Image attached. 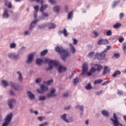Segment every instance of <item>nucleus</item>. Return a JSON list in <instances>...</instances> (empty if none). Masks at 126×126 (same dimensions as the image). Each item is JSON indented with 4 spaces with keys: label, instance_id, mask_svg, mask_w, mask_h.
I'll list each match as a JSON object with an SVG mask.
<instances>
[{
    "label": "nucleus",
    "instance_id": "nucleus-1",
    "mask_svg": "<svg viewBox=\"0 0 126 126\" xmlns=\"http://www.w3.org/2000/svg\"><path fill=\"white\" fill-rule=\"evenodd\" d=\"M42 63H48L49 67L47 68V70H50V69H53V65L54 66H58L60 63L56 61L51 60L49 58H45L44 60H42L41 59H36V64L38 65L42 64Z\"/></svg>",
    "mask_w": 126,
    "mask_h": 126
},
{
    "label": "nucleus",
    "instance_id": "nucleus-2",
    "mask_svg": "<svg viewBox=\"0 0 126 126\" xmlns=\"http://www.w3.org/2000/svg\"><path fill=\"white\" fill-rule=\"evenodd\" d=\"M55 51L61 55V58L63 61L64 62L66 59V57L68 56V52L63 49V47L57 46L55 47Z\"/></svg>",
    "mask_w": 126,
    "mask_h": 126
},
{
    "label": "nucleus",
    "instance_id": "nucleus-3",
    "mask_svg": "<svg viewBox=\"0 0 126 126\" xmlns=\"http://www.w3.org/2000/svg\"><path fill=\"white\" fill-rule=\"evenodd\" d=\"M12 113H9L8 114L5 118V122L3 124V126H7L11 122L12 120Z\"/></svg>",
    "mask_w": 126,
    "mask_h": 126
},
{
    "label": "nucleus",
    "instance_id": "nucleus-4",
    "mask_svg": "<svg viewBox=\"0 0 126 126\" xmlns=\"http://www.w3.org/2000/svg\"><path fill=\"white\" fill-rule=\"evenodd\" d=\"M95 56L97 57V60H104L106 58V52L104 51L101 53L96 54Z\"/></svg>",
    "mask_w": 126,
    "mask_h": 126
},
{
    "label": "nucleus",
    "instance_id": "nucleus-5",
    "mask_svg": "<svg viewBox=\"0 0 126 126\" xmlns=\"http://www.w3.org/2000/svg\"><path fill=\"white\" fill-rule=\"evenodd\" d=\"M40 89L41 90L38 89L37 90V92H38V93H44V92H46V91H48L49 90L48 87L44 85H41L40 86Z\"/></svg>",
    "mask_w": 126,
    "mask_h": 126
},
{
    "label": "nucleus",
    "instance_id": "nucleus-6",
    "mask_svg": "<svg viewBox=\"0 0 126 126\" xmlns=\"http://www.w3.org/2000/svg\"><path fill=\"white\" fill-rule=\"evenodd\" d=\"M113 118L114 119L111 118L110 121H112L114 126H119V120H118V117L116 116V113L113 114Z\"/></svg>",
    "mask_w": 126,
    "mask_h": 126
},
{
    "label": "nucleus",
    "instance_id": "nucleus-7",
    "mask_svg": "<svg viewBox=\"0 0 126 126\" xmlns=\"http://www.w3.org/2000/svg\"><path fill=\"white\" fill-rule=\"evenodd\" d=\"M47 7H48V5H42L40 8V11L42 13V15L44 17H48V16H49V14H48L47 13L44 12V10H45V9H46Z\"/></svg>",
    "mask_w": 126,
    "mask_h": 126
},
{
    "label": "nucleus",
    "instance_id": "nucleus-8",
    "mask_svg": "<svg viewBox=\"0 0 126 126\" xmlns=\"http://www.w3.org/2000/svg\"><path fill=\"white\" fill-rule=\"evenodd\" d=\"M55 92L56 89H51L50 90V93L47 94V97L49 98L50 97H55V96H57Z\"/></svg>",
    "mask_w": 126,
    "mask_h": 126
},
{
    "label": "nucleus",
    "instance_id": "nucleus-9",
    "mask_svg": "<svg viewBox=\"0 0 126 126\" xmlns=\"http://www.w3.org/2000/svg\"><path fill=\"white\" fill-rule=\"evenodd\" d=\"M108 44H109L108 39H101L98 42V45H108Z\"/></svg>",
    "mask_w": 126,
    "mask_h": 126
},
{
    "label": "nucleus",
    "instance_id": "nucleus-10",
    "mask_svg": "<svg viewBox=\"0 0 126 126\" xmlns=\"http://www.w3.org/2000/svg\"><path fill=\"white\" fill-rule=\"evenodd\" d=\"M88 69V65L86 63H85L83 64V69L82 71V75H84L86 73V71Z\"/></svg>",
    "mask_w": 126,
    "mask_h": 126
},
{
    "label": "nucleus",
    "instance_id": "nucleus-11",
    "mask_svg": "<svg viewBox=\"0 0 126 126\" xmlns=\"http://www.w3.org/2000/svg\"><path fill=\"white\" fill-rule=\"evenodd\" d=\"M33 58H34L33 54H30L28 57V60L27 61V63H31L32 61L33 60Z\"/></svg>",
    "mask_w": 126,
    "mask_h": 126
},
{
    "label": "nucleus",
    "instance_id": "nucleus-12",
    "mask_svg": "<svg viewBox=\"0 0 126 126\" xmlns=\"http://www.w3.org/2000/svg\"><path fill=\"white\" fill-rule=\"evenodd\" d=\"M8 57L10 59H12V60H17V59L19 58V55H16L14 54H8Z\"/></svg>",
    "mask_w": 126,
    "mask_h": 126
},
{
    "label": "nucleus",
    "instance_id": "nucleus-13",
    "mask_svg": "<svg viewBox=\"0 0 126 126\" xmlns=\"http://www.w3.org/2000/svg\"><path fill=\"white\" fill-rule=\"evenodd\" d=\"M67 69V68L65 66H63V65H60L58 68V71L60 73L61 72H63V71H65Z\"/></svg>",
    "mask_w": 126,
    "mask_h": 126
},
{
    "label": "nucleus",
    "instance_id": "nucleus-14",
    "mask_svg": "<svg viewBox=\"0 0 126 126\" xmlns=\"http://www.w3.org/2000/svg\"><path fill=\"white\" fill-rule=\"evenodd\" d=\"M3 17L4 18H8V17H9V15L8 14V10H7V9H5L4 10Z\"/></svg>",
    "mask_w": 126,
    "mask_h": 126
},
{
    "label": "nucleus",
    "instance_id": "nucleus-15",
    "mask_svg": "<svg viewBox=\"0 0 126 126\" xmlns=\"http://www.w3.org/2000/svg\"><path fill=\"white\" fill-rule=\"evenodd\" d=\"M69 46L70 47L71 52L72 53V54H74L75 52H76V50L75 49L74 46H73V45L71 43H69Z\"/></svg>",
    "mask_w": 126,
    "mask_h": 126
},
{
    "label": "nucleus",
    "instance_id": "nucleus-16",
    "mask_svg": "<svg viewBox=\"0 0 126 126\" xmlns=\"http://www.w3.org/2000/svg\"><path fill=\"white\" fill-rule=\"evenodd\" d=\"M28 94L29 95V98L31 99V100H33V99H35V95H34L31 92L28 91L27 92Z\"/></svg>",
    "mask_w": 126,
    "mask_h": 126
},
{
    "label": "nucleus",
    "instance_id": "nucleus-17",
    "mask_svg": "<svg viewBox=\"0 0 126 126\" xmlns=\"http://www.w3.org/2000/svg\"><path fill=\"white\" fill-rule=\"evenodd\" d=\"M13 103H15V99H11L9 100L8 105L10 109H12V107H13L12 104H13Z\"/></svg>",
    "mask_w": 126,
    "mask_h": 126
},
{
    "label": "nucleus",
    "instance_id": "nucleus-18",
    "mask_svg": "<svg viewBox=\"0 0 126 126\" xmlns=\"http://www.w3.org/2000/svg\"><path fill=\"white\" fill-rule=\"evenodd\" d=\"M5 5L7 6L9 8H11L12 7V5L11 4V2H8V1L7 0H5Z\"/></svg>",
    "mask_w": 126,
    "mask_h": 126
},
{
    "label": "nucleus",
    "instance_id": "nucleus-19",
    "mask_svg": "<svg viewBox=\"0 0 126 126\" xmlns=\"http://www.w3.org/2000/svg\"><path fill=\"white\" fill-rule=\"evenodd\" d=\"M38 21H39L38 20H34L31 23V26L30 27V30H31L32 28H33V27L35 26V24H36V23H37Z\"/></svg>",
    "mask_w": 126,
    "mask_h": 126
},
{
    "label": "nucleus",
    "instance_id": "nucleus-20",
    "mask_svg": "<svg viewBox=\"0 0 126 126\" xmlns=\"http://www.w3.org/2000/svg\"><path fill=\"white\" fill-rule=\"evenodd\" d=\"M48 26H50L48 28L49 30H51V29H55V28L57 27V26H56V24L54 23L49 24Z\"/></svg>",
    "mask_w": 126,
    "mask_h": 126
},
{
    "label": "nucleus",
    "instance_id": "nucleus-21",
    "mask_svg": "<svg viewBox=\"0 0 126 126\" xmlns=\"http://www.w3.org/2000/svg\"><path fill=\"white\" fill-rule=\"evenodd\" d=\"M101 114L104 117H109V112L106 110H103L101 111Z\"/></svg>",
    "mask_w": 126,
    "mask_h": 126
},
{
    "label": "nucleus",
    "instance_id": "nucleus-22",
    "mask_svg": "<svg viewBox=\"0 0 126 126\" xmlns=\"http://www.w3.org/2000/svg\"><path fill=\"white\" fill-rule=\"evenodd\" d=\"M110 70V69L108 67V66H105L103 69V74H106V73H107V72H109Z\"/></svg>",
    "mask_w": 126,
    "mask_h": 126
},
{
    "label": "nucleus",
    "instance_id": "nucleus-23",
    "mask_svg": "<svg viewBox=\"0 0 126 126\" xmlns=\"http://www.w3.org/2000/svg\"><path fill=\"white\" fill-rule=\"evenodd\" d=\"M60 9H61V7L59 6H56L54 8V11L57 13H60Z\"/></svg>",
    "mask_w": 126,
    "mask_h": 126
},
{
    "label": "nucleus",
    "instance_id": "nucleus-24",
    "mask_svg": "<svg viewBox=\"0 0 126 126\" xmlns=\"http://www.w3.org/2000/svg\"><path fill=\"white\" fill-rule=\"evenodd\" d=\"M120 74H121V71L116 70L112 75V77H116V76H118V75H120Z\"/></svg>",
    "mask_w": 126,
    "mask_h": 126
},
{
    "label": "nucleus",
    "instance_id": "nucleus-25",
    "mask_svg": "<svg viewBox=\"0 0 126 126\" xmlns=\"http://www.w3.org/2000/svg\"><path fill=\"white\" fill-rule=\"evenodd\" d=\"M61 118L63 119L64 122H65V123H69L68 120H67L66 119V114H63L61 116Z\"/></svg>",
    "mask_w": 126,
    "mask_h": 126
},
{
    "label": "nucleus",
    "instance_id": "nucleus-26",
    "mask_svg": "<svg viewBox=\"0 0 126 126\" xmlns=\"http://www.w3.org/2000/svg\"><path fill=\"white\" fill-rule=\"evenodd\" d=\"M53 82H54V80H49V81H47V82L44 81V82H43V83H44V84H46V85L49 86V85H52V84H53Z\"/></svg>",
    "mask_w": 126,
    "mask_h": 126
},
{
    "label": "nucleus",
    "instance_id": "nucleus-27",
    "mask_svg": "<svg viewBox=\"0 0 126 126\" xmlns=\"http://www.w3.org/2000/svg\"><path fill=\"white\" fill-rule=\"evenodd\" d=\"M121 26H122V24H121V23H117L113 26V28L114 29H119V28Z\"/></svg>",
    "mask_w": 126,
    "mask_h": 126
},
{
    "label": "nucleus",
    "instance_id": "nucleus-28",
    "mask_svg": "<svg viewBox=\"0 0 126 126\" xmlns=\"http://www.w3.org/2000/svg\"><path fill=\"white\" fill-rule=\"evenodd\" d=\"M94 65L95 66H97V68L96 69V70H98V71L101 70V69L103 68V66L100 64H95Z\"/></svg>",
    "mask_w": 126,
    "mask_h": 126
},
{
    "label": "nucleus",
    "instance_id": "nucleus-29",
    "mask_svg": "<svg viewBox=\"0 0 126 126\" xmlns=\"http://www.w3.org/2000/svg\"><path fill=\"white\" fill-rule=\"evenodd\" d=\"M79 109L80 111L82 112L84 110V107L83 105H77L75 106V109Z\"/></svg>",
    "mask_w": 126,
    "mask_h": 126
},
{
    "label": "nucleus",
    "instance_id": "nucleus-30",
    "mask_svg": "<svg viewBox=\"0 0 126 126\" xmlns=\"http://www.w3.org/2000/svg\"><path fill=\"white\" fill-rule=\"evenodd\" d=\"M1 82H2L4 87H7V86L9 84V83H8V82H7L6 81H5V80L2 81Z\"/></svg>",
    "mask_w": 126,
    "mask_h": 126
},
{
    "label": "nucleus",
    "instance_id": "nucleus-31",
    "mask_svg": "<svg viewBox=\"0 0 126 126\" xmlns=\"http://www.w3.org/2000/svg\"><path fill=\"white\" fill-rule=\"evenodd\" d=\"M120 2H121V0H118V1H114L113 2V4L112 5V6H113V7H115V6H116V5H118V4H119V3H120Z\"/></svg>",
    "mask_w": 126,
    "mask_h": 126
},
{
    "label": "nucleus",
    "instance_id": "nucleus-32",
    "mask_svg": "<svg viewBox=\"0 0 126 126\" xmlns=\"http://www.w3.org/2000/svg\"><path fill=\"white\" fill-rule=\"evenodd\" d=\"M102 82H103V80L102 79L96 80L94 82V84H97V83H102Z\"/></svg>",
    "mask_w": 126,
    "mask_h": 126
},
{
    "label": "nucleus",
    "instance_id": "nucleus-33",
    "mask_svg": "<svg viewBox=\"0 0 126 126\" xmlns=\"http://www.w3.org/2000/svg\"><path fill=\"white\" fill-rule=\"evenodd\" d=\"M63 33L64 36H65V37H67V36L68 35L67 31H66V29H63Z\"/></svg>",
    "mask_w": 126,
    "mask_h": 126
},
{
    "label": "nucleus",
    "instance_id": "nucleus-34",
    "mask_svg": "<svg viewBox=\"0 0 126 126\" xmlns=\"http://www.w3.org/2000/svg\"><path fill=\"white\" fill-rule=\"evenodd\" d=\"M73 15V13L72 12H70L68 13V19H71Z\"/></svg>",
    "mask_w": 126,
    "mask_h": 126
},
{
    "label": "nucleus",
    "instance_id": "nucleus-35",
    "mask_svg": "<svg viewBox=\"0 0 126 126\" xmlns=\"http://www.w3.org/2000/svg\"><path fill=\"white\" fill-rule=\"evenodd\" d=\"M47 53H48V50L45 49L41 52L40 55L41 56H45Z\"/></svg>",
    "mask_w": 126,
    "mask_h": 126
},
{
    "label": "nucleus",
    "instance_id": "nucleus-36",
    "mask_svg": "<svg viewBox=\"0 0 126 126\" xmlns=\"http://www.w3.org/2000/svg\"><path fill=\"white\" fill-rule=\"evenodd\" d=\"M10 47L11 49H14V48L16 47V44L14 43H11L10 44Z\"/></svg>",
    "mask_w": 126,
    "mask_h": 126
},
{
    "label": "nucleus",
    "instance_id": "nucleus-37",
    "mask_svg": "<svg viewBox=\"0 0 126 126\" xmlns=\"http://www.w3.org/2000/svg\"><path fill=\"white\" fill-rule=\"evenodd\" d=\"M39 101H44L46 100V96H40L39 98Z\"/></svg>",
    "mask_w": 126,
    "mask_h": 126
},
{
    "label": "nucleus",
    "instance_id": "nucleus-38",
    "mask_svg": "<svg viewBox=\"0 0 126 126\" xmlns=\"http://www.w3.org/2000/svg\"><path fill=\"white\" fill-rule=\"evenodd\" d=\"M79 82V78H76L74 79V84H77Z\"/></svg>",
    "mask_w": 126,
    "mask_h": 126
},
{
    "label": "nucleus",
    "instance_id": "nucleus-39",
    "mask_svg": "<svg viewBox=\"0 0 126 126\" xmlns=\"http://www.w3.org/2000/svg\"><path fill=\"white\" fill-rule=\"evenodd\" d=\"M17 73L19 74L18 79H19V80L21 81L22 80V75L19 72H17Z\"/></svg>",
    "mask_w": 126,
    "mask_h": 126
},
{
    "label": "nucleus",
    "instance_id": "nucleus-40",
    "mask_svg": "<svg viewBox=\"0 0 126 126\" xmlns=\"http://www.w3.org/2000/svg\"><path fill=\"white\" fill-rule=\"evenodd\" d=\"M96 70H97L96 68H95L94 67H92L91 68L90 71L93 73H94V72H95V71H96Z\"/></svg>",
    "mask_w": 126,
    "mask_h": 126
},
{
    "label": "nucleus",
    "instance_id": "nucleus-41",
    "mask_svg": "<svg viewBox=\"0 0 126 126\" xmlns=\"http://www.w3.org/2000/svg\"><path fill=\"white\" fill-rule=\"evenodd\" d=\"M111 35H112V31H111V30H108V31L106 32V35H107V36H111Z\"/></svg>",
    "mask_w": 126,
    "mask_h": 126
},
{
    "label": "nucleus",
    "instance_id": "nucleus-42",
    "mask_svg": "<svg viewBox=\"0 0 126 126\" xmlns=\"http://www.w3.org/2000/svg\"><path fill=\"white\" fill-rule=\"evenodd\" d=\"M10 85L12 87V88H13L14 89L16 90V88H15V85L13 84V83L10 82Z\"/></svg>",
    "mask_w": 126,
    "mask_h": 126
},
{
    "label": "nucleus",
    "instance_id": "nucleus-43",
    "mask_svg": "<svg viewBox=\"0 0 126 126\" xmlns=\"http://www.w3.org/2000/svg\"><path fill=\"white\" fill-rule=\"evenodd\" d=\"M41 81H42V78H38L36 79L35 80V82L36 83H40V82H41Z\"/></svg>",
    "mask_w": 126,
    "mask_h": 126
},
{
    "label": "nucleus",
    "instance_id": "nucleus-44",
    "mask_svg": "<svg viewBox=\"0 0 126 126\" xmlns=\"http://www.w3.org/2000/svg\"><path fill=\"white\" fill-rule=\"evenodd\" d=\"M86 89H88V90L92 89V87L91 86V85H90V84H88V85L86 87Z\"/></svg>",
    "mask_w": 126,
    "mask_h": 126
},
{
    "label": "nucleus",
    "instance_id": "nucleus-45",
    "mask_svg": "<svg viewBox=\"0 0 126 126\" xmlns=\"http://www.w3.org/2000/svg\"><path fill=\"white\" fill-rule=\"evenodd\" d=\"M111 48H112V47L111 46H107V48L106 49V50H104V52L107 53V51L110 50V49Z\"/></svg>",
    "mask_w": 126,
    "mask_h": 126
},
{
    "label": "nucleus",
    "instance_id": "nucleus-46",
    "mask_svg": "<svg viewBox=\"0 0 126 126\" xmlns=\"http://www.w3.org/2000/svg\"><path fill=\"white\" fill-rule=\"evenodd\" d=\"M94 52H92L89 54L88 56L90 57V58H91L92 57H93V56H94Z\"/></svg>",
    "mask_w": 126,
    "mask_h": 126
},
{
    "label": "nucleus",
    "instance_id": "nucleus-47",
    "mask_svg": "<svg viewBox=\"0 0 126 126\" xmlns=\"http://www.w3.org/2000/svg\"><path fill=\"white\" fill-rule=\"evenodd\" d=\"M36 2H38V3H41V4H43L44 1L43 0H35Z\"/></svg>",
    "mask_w": 126,
    "mask_h": 126
},
{
    "label": "nucleus",
    "instance_id": "nucleus-48",
    "mask_svg": "<svg viewBox=\"0 0 126 126\" xmlns=\"http://www.w3.org/2000/svg\"><path fill=\"white\" fill-rule=\"evenodd\" d=\"M49 1L51 4H55L56 3V0H49Z\"/></svg>",
    "mask_w": 126,
    "mask_h": 126
},
{
    "label": "nucleus",
    "instance_id": "nucleus-49",
    "mask_svg": "<svg viewBox=\"0 0 126 126\" xmlns=\"http://www.w3.org/2000/svg\"><path fill=\"white\" fill-rule=\"evenodd\" d=\"M72 40L73 41V44L74 45H76V44H77V40L75 38H73Z\"/></svg>",
    "mask_w": 126,
    "mask_h": 126
},
{
    "label": "nucleus",
    "instance_id": "nucleus-50",
    "mask_svg": "<svg viewBox=\"0 0 126 126\" xmlns=\"http://www.w3.org/2000/svg\"><path fill=\"white\" fill-rule=\"evenodd\" d=\"M124 40L125 38H124V37H121L119 39V41L120 42V43H123V42H124Z\"/></svg>",
    "mask_w": 126,
    "mask_h": 126
},
{
    "label": "nucleus",
    "instance_id": "nucleus-51",
    "mask_svg": "<svg viewBox=\"0 0 126 126\" xmlns=\"http://www.w3.org/2000/svg\"><path fill=\"white\" fill-rule=\"evenodd\" d=\"M114 57H115L116 59H118V58H120V54L116 53L114 55Z\"/></svg>",
    "mask_w": 126,
    "mask_h": 126
},
{
    "label": "nucleus",
    "instance_id": "nucleus-52",
    "mask_svg": "<svg viewBox=\"0 0 126 126\" xmlns=\"http://www.w3.org/2000/svg\"><path fill=\"white\" fill-rule=\"evenodd\" d=\"M34 8L35 10H36V12H38V10L39 9V6L36 5L34 6Z\"/></svg>",
    "mask_w": 126,
    "mask_h": 126
},
{
    "label": "nucleus",
    "instance_id": "nucleus-53",
    "mask_svg": "<svg viewBox=\"0 0 126 126\" xmlns=\"http://www.w3.org/2000/svg\"><path fill=\"white\" fill-rule=\"evenodd\" d=\"M124 15H125L124 14V13H121L120 14V19H122L123 17H124Z\"/></svg>",
    "mask_w": 126,
    "mask_h": 126
},
{
    "label": "nucleus",
    "instance_id": "nucleus-54",
    "mask_svg": "<svg viewBox=\"0 0 126 126\" xmlns=\"http://www.w3.org/2000/svg\"><path fill=\"white\" fill-rule=\"evenodd\" d=\"M48 126V123L45 122L43 124H41L39 126Z\"/></svg>",
    "mask_w": 126,
    "mask_h": 126
},
{
    "label": "nucleus",
    "instance_id": "nucleus-55",
    "mask_svg": "<svg viewBox=\"0 0 126 126\" xmlns=\"http://www.w3.org/2000/svg\"><path fill=\"white\" fill-rule=\"evenodd\" d=\"M123 49H126V42H124L122 44Z\"/></svg>",
    "mask_w": 126,
    "mask_h": 126
},
{
    "label": "nucleus",
    "instance_id": "nucleus-56",
    "mask_svg": "<svg viewBox=\"0 0 126 126\" xmlns=\"http://www.w3.org/2000/svg\"><path fill=\"white\" fill-rule=\"evenodd\" d=\"M30 112L32 113H34L35 115H38V111H37L33 112V110L31 109Z\"/></svg>",
    "mask_w": 126,
    "mask_h": 126
},
{
    "label": "nucleus",
    "instance_id": "nucleus-57",
    "mask_svg": "<svg viewBox=\"0 0 126 126\" xmlns=\"http://www.w3.org/2000/svg\"><path fill=\"white\" fill-rule=\"evenodd\" d=\"M75 71H73L71 75L70 76V78L71 79L72 77H73V75H74V73H75Z\"/></svg>",
    "mask_w": 126,
    "mask_h": 126
},
{
    "label": "nucleus",
    "instance_id": "nucleus-58",
    "mask_svg": "<svg viewBox=\"0 0 126 126\" xmlns=\"http://www.w3.org/2000/svg\"><path fill=\"white\" fill-rule=\"evenodd\" d=\"M93 74V73L90 71L87 73V75H88V76H91V75H92Z\"/></svg>",
    "mask_w": 126,
    "mask_h": 126
},
{
    "label": "nucleus",
    "instance_id": "nucleus-59",
    "mask_svg": "<svg viewBox=\"0 0 126 126\" xmlns=\"http://www.w3.org/2000/svg\"><path fill=\"white\" fill-rule=\"evenodd\" d=\"M65 10L66 12L68 11V7L67 5H65Z\"/></svg>",
    "mask_w": 126,
    "mask_h": 126
},
{
    "label": "nucleus",
    "instance_id": "nucleus-60",
    "mask_svg": "<svg viewBox=\"0 0 126 126\" xmlns=\"http://www.w3.org/2000/svg\"><path fill=\"white\" fill-rule=\"evenodd\" d=\"M68 95V93H65L63 94V97H67Z\"/></svg>",
    "mask_w": 126,
    "mask_h": 126
},
{
    "label": "nucleus",
    "instance_id": "nucleus-61",
    "mask_svg": "<svg viewBox=\"0 0 126 126\" xmlns=\"http://www.w3.org/2000/svg\"><path fill=\"white\" fill-rule=\"evenodd\" d=\"M25 35H29L30 34V32L29 31H25L24 32Z\"/></svg>",
    "mask_w": 126,
    "mask_h": 126
},
{
    "label": "nucleus",
    "instance_id": "nucleus-62",
    "mask_svg": "<svg viewBox=\"0 0 126 126\" xmlns=\"http://www.w3.org/2000/svg\"><path fill=\"white\" fill-rule=\"evenodd\" d=\"M102 92H103V91H100V92H96L95 93L96 95H100V94H101Z\"/></svg>",
    "mask_w": 126,
    "mask_h": 126
},
{
    "label": "nucleus",
    "instance_id": "nucleus-63",
    "mask_svg": "<svg viewBox=\"0 0 126 126\" xmlns=\"http://www.w3.org/2000/svg\"><path fill=\"white\" fill-rule=\"evenodd\" d=\"M108 83H109V81H106L104 83H102V86L107 85L108 84Z\"/></svg>",
    "mask_w": 126,
    "mask_h": 126
},
{
    "label": "nucleus",
    "instance_id": "nucleus-64",
    "mask_svg": "<svg viewBox=\"0 0 126 126\" xmlns=\"http://www.w3.org/2000/svg\"><path fill=\"white\" fill-rule=\"evenodd\" d=\"M44 118H43L42 117H40L38 118V120H39V121H40V122H42V121H43Z\"/></svg>",
    "mask_w": 126,
    "mask_h": 126
}]
</instances>
